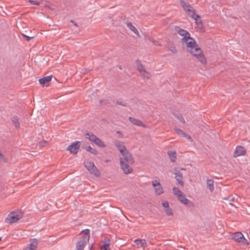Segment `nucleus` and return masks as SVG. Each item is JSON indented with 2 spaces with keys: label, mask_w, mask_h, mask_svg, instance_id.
I'll return each instance as SVG.
<instances>
[{
  "label": "nucleus",
  "mask_w": 250,
  "mask_h": 250,
  "mask_svg": "<svg viewBox=\"0 0 250 250\" xmlns=\"http://www.w3.org/2000/svg\"><path fill=\"white\" fill-rule=\"evenodd\" d=\"M178 35L181 37L182 44L186 45L188 51L202 64H206L207 60L204 54L196 43L195 40L190 37V34L186 30L180 29L177 30Z\"/></svg>",
  "instance_id": "1"
},
{
  "label": "nucleus",
  "mask_w": 250,
  "mask_h": 250,
  "mask_svg": "<svg viewBox=\"0 0 250 250\" xmlns=\"http://www.w3.org/2000/svg\"><path fill=\"white\" fill-rule=\"evenodd\" d=\"M134 163L132 155L120 157V165L122 170L125 174H129L133 172L131 165Z\"/></svg>",
  "instance_id": "2"
},
{
  "label": "nucleus",
  "mask_w": 250,
  "mask_h": 250,
  "mask_svg": "<svg viewBox=\"0 0 250 250\" xmlns=\"http://www.w3.org/2000/svg\"><path fill=\"white\" fill-rule=\"evenodd\" d=\"M90 238L89 230L86 229L82 231L79 234L76 244V250H83Z\"/></svg>",
  "instance_id": "3"
},
{
  "label": "nucleus",
  "mask_w": 250,
  "mask_h": 250,
  "mask_svg": "<svg viewBox=\"0 0 250 250\" xmlns=\"http://www.w3.org/2000/svg\"><path fill=\"white\" fill-rule=\"evenodd\" d=\"M172 190L174 195L182 204L188 207H194L193 203L187 198L186 195L179 189L174 187Z\"/></svg>",
  "instance_id": "4"
},
{
  "label": "nucleus",
  "mask_w": 250,
  "mask_h": 250,
  "mask_svg": "<svg viewBox=\"0 0 250 250\" xmlns=\"http://www.w3.org/2000/svg\"><path fill=\"white\" fill-rule=\"evenodd\" d=\"M23 212L19 210L10 212L6 218L5 221L7 223L12 224L18 222L23 217Z\"/></svg>",
  "instance_id": "5"
},
{
  "label": "nucleus",
  "mask_w": 250,
  "mask_h": 250,
  "mask_svg": "<svg viewBox=\"0 0 250 250\" xmlns=\"http://www.w3.org/2000/svg\"><path fill=\"white\" fill-rule=\"evenodd\" d=\"M231 239L238 244L243 246H248L250 245L249 241L239 231L232 234Z\"/></svg>",
  "instance_id": "6"
},
{
  "label": "nucleus",
  "mask_w": 250,
  "mask_h": 250,
  "mask_svg": "<svg viewBox=\"0 0 250 250\" xmlns=\"http://www.w3.org/2000/svg\"><path fill=\"white\" fill-rule=\"evenodd\" d=\"M84 166L87 170L95 176L99 177L101 176V172L95 165L94 163L89 160L84 162Z\"/></svg>",
  "instance_id": "7"
},
{
  "label": "nucleus",
  "mask_w": 250,
  "mask_h": 250,
  "mask_svg": "<svg viewBox=\"0 0 250 250\" xmlns=\"http://www.w3.org/2000/svg\"><path fill=\"white\" fill-rule=\"evenodd\" d=\"M85 136L86 139H88L89 141L94 143L97 146L101 148H105L106 147L104 143L94 134L87 133L85 134Z\"/></svg>",
  "instance_id": "8"
},
{
  "label": "nucleus",
  "mask_w": 250,
  "mask_h": 250,
  "mask_svg": "<svg viewBox=\"0 0 250 250\" xmlns=\"http://www.w3.org/2000/svg\"><path fill=\"white\" fill-rule=\"evenodd\" d=\"M115 145L121 154V157H125L132 155L131 153L127 149L123 142L118 141H116Z\"/></svg>",
  "instance_id": "9"
},
{
  "label": "nucleus",
  "mask_w": 250,
  "mask_h": 250,
  "mask_svg": "<svg viewBox=\"0 0 250 250\" xmlns=\"http://www.w3.org/2000/svg\"><path fill=\"white\" fill-rule=\"evenodd\" d=\"M151 184L156 195H160L164 193V190L159 180H153L151 182Z\"/></svg>",
  "instance_id": "10"
},
{
  "label": "nucleus",
  "mask_w": 250,
  "mask_h": 250,
  "mask_svg": "<svg viewBox=\"0 0 250 250\" xmlns=\"http://www.w3.org/2000/svg\"><path fill=\"white\" fill-rule=\"evenodd\" d=\"M136 67L140 75L144 78L150 79L151 77L150 73L146 71L144 66L142 65L141 62L139 60L136 61Z\"/></svg>",
  "instance_id": "11"
},
{
  "label": "nucleus",
  "mask_w": 250,
  "mask_h": 250,
  "mask_svg": "<svg viewBox=\"0 0 250 250\" xmlns=\"http://www.w3.org/2000/svg\"><path fill=\"white\" fill-rule=\"evenodd\" d=\"M81 146V142L79 141H76L72 143L66 148L67 151L73 154H77L79 151Z\"/></svg>",
  "instance_id": "12"
},
{
  "label": "nucleus",
  "mask_w": 250,
  "mask_h": 250,
  "mask_svg": "<svg viewBox=\"0 0 250 250\" xmlns=\"http://www.w3.org/2000/svg\"><path fill=\"white\" fill-rule=\"evenodd\" d=\"M247 153L246 149L242 146H237L233 152V156L234 157L245 156Z\"/></svg>",
  "instance_id": "13"
},
{
  "label": "nucleus",
  "mask_w": 250,
  "mask_h": 250,
  "mask_svg": "<svg viewBox=\"0 0 250 250\" xmlns=\"http://www.w3.org/2000/svg\"><path fill=\"white\" fill-rule=\"evenodd\" d=\"M29 244L27 245L23 250H36L38 244V241L35 238L30 239Z\"/></svg>",
  "instance_id": "14"
},
{
  "label": "nucleus",
  "mask_w": 250,
  "mask_h": 250,
  "mask_svg": "<svg viewBox=\"0 0 250 250\" xmlns=\"http://www.w3.org/2000/svg\"><path fill=\"white\" fill-rule=\"evenodd\" d=\"M174 174L175 175V179L178 183L183 187L184 185L183 176L182 173L180 172V170L178 168H175L174 169Z\"/></svg>",
  "instance_id": "15"
},
{
  "label": "nucleus",
  "mask_w": 250,
  "mask_h": 250,
  "mask_svg": "<svg viewBox=\"0 0 250 250\" xmlns=\"http://www.w3.org/2000/svg\"><path fill=\"white\" fill-rule=\"evenodd\" d=\"M52 76H47L42 78L40 79L39 82L42 86H48L49 85V83L51 81Z\"/></svg>",
  "instance_id": "16"
},
{
  "label": "nucleus",
  "mask_w": 250,
  "mask_h": 250,
  "mask_svg": "<svg viewBox=\"0 0 250 250\" xmlns=\"http://www.w3.org/2000/svg\"><path fill=\"white\" fill-rule=\"evenodd\" d=\"M128 120L129 122L133 124V125L139 126H142L143 127H146V125L145 124H144L141 120L133 118V117H129L128 118Z\"/></svg>",
  "instance_id": "17"
},
{
  "label": "nucleus",
  "mask_w": 250,
  "mask_h": 250,
  "mask_svg": "<svg viewBox=\"0 0 250 250\" xmlns=\"http://www.w3.org/2000/svg\"><path fill=\"white\" fill-rule=\"evenodd\" d=\"M162 206L165 209V211L167 215H172V210L170 208L168 203L167 201H164L162 203Z\"/></svg>",
  "instance_id": "18"
},
{
  "label": "nucleus",
  "mask_w": 250,
  "mask_h": 250,
  "mask_svg": "<svg viewBox=\"0 0 250 250\" xmlns=\"http://www.w3.org/2000/svg\"><path fill=\"white\" fill-rule=\"evenodd\" d=\"M126 25L128 29L134 33L138 37H140V33L138 29L135 27L131 22L127 21L126 22Z\"/></svg>",
  "instance_id": "19"
},
{
  "label": "nucleus",
  "mask_w": 250,
  "mask_h": 250,
  "mask_svg": "<svg viewBox=\"0 0 250 250\" xmlns=\"http://www.w3.org/2000/svg\"><path fill=\"white\" fill-rule=\"evenodd\" d=\"M175 131L177 134L180 137H185L187 138L188 140L190 141H192L191 137L189 135L184 132L183 131H182L181 129H180L179 128H175Z\"/></svg>",
  "instance_id": "20"
},
{
  "label": "nucleus",
  "mask_w": 250,
  "mask_h": 250,
  "mask_svg": "<svg viewBox=\"0 0 250 250\" xmlns=\"http://www.w3.org/2000/svg\"><path fill=\"white\" fill-rule=\"evenodd\" d=\"M134 243L137 245V248H142L145 249L146 247V242L145 239H136Z\"/></svg>",
  "instance_id": "21"
},
{
  "label": "nucleus",
  "mask_w": 250,
  "mask_h": 250,
  "mask_svg": "<svg viewBox=\"0 0 250 250\" xmlns=\"http://www.w3.org/2000/svg\"><path fill=\"white\" fill-rule=\"evenodd\" d=\"M110 245V241L109 239H104L103 242V244L101 247V249L104 250H111L109 246Z\"/></svg>",
  "instance_id": "22"
},
{
  "label": "nucleus",
  "mask_w": 250,
  "mask_h": 250,
  "mask_svg": "<svg viewBox=\"0 0 250 250\" xmlns=\"http://www.w3.org/2000/svg\"><path fill=\"white\" fill-rule=\"evenodd\" d=\"M193 19L195 21L196 27L199 29L201 30L203 28V24L201 19H200L199 16H196V17Z\"/></svg>",
  "instance_id": "23"
},
{
  "label": "nucleus",
  "mask_w": 250,
  "mask_h": 250,
  "mask_svg": "<svg viewBox=\"0 0 250 250\" xmlns=\"http://www.w3.org/2000/svg\"><path fill=\"white\" fill-rule=\"evenodd\" d=\"M187 14L191 18H195L196 16H198V14H196L195 11L193 8L191 6L190 8H189L187 12H186Z\"/></svg>",
  "instance_id": "24"
},
{
  "label": "nucleus",
  "mask_w": 250,
  "mask_h": 250,
  "mask_svg": "<svg viewBox=\"0 0 250 250\" xmlns=\"http://www.w3.org/2000/svg\"><path fill=\"white\" fill-rule=\"evenodd\" d=\"M187 14L191 18H195L196 16H198V14H196L195 11L193 8L191 6L190 8H189L187 12H186Z\"/></svg>",
  "instance_id": "25"
},
{
  "label": "nucleus",
  "mask_w": 250,
  "mask_h": 250,
  "mask_svg": "<svg viewBox=\"0 0 250 250\" xmlns=\"http://www.w3.org/2000/svg\"><path fill=\"white\" fill-rule=\"evenodd\" d=\"M207 187L209 191L212 192L214 190V181L212 179L207 180Z\"/></svg>",
  "instance_id": "26"
},
{
  "label": "nucleus",
  "mask_w": 250,
  "mask_h": 250,
  "mask_svg": "<svg viewBox=\"0 0 250 250\" xmlns=\"http://www.w3.org/2000/svg\"><path fill=\"white\" fill-rule=\"evenodd\" d=\"M85 149L88 151L90 153H91L93 155H97L98 154V152L96 149L95 148L92 147L90 146H87L85 147Z\"/></svg>",
  "instance_id": "27"
},
{
  "label": "nucleus",
  "mask_w": 250,
  "mask_h": 250,
  "mask_svg": "<svg viewBox=\"0 0 250 250\" xmlns=\"http://www.w3.org/2000/svg\"><path fill=\"white\" fill-rule=\"evenodd\" d=\"M180 4L185 12H187V10L191 7V6L189 4L183 0L180 1Z\"/></svg>",
  "instance_id": "28"
},
{
  "label": "nucleus",
  "mask_w": 250,
  "mask_h": 250,
  "mask_svg": "<svg viewBox=\"0 0 250 250\" xmlns=\"http://www.w3.org/2000/svg\"><path fill=\"white\" fill-rule=\"evenodd\" d=\"M168 154L171 161L174 162L175 161L176 158L175 151H168Z\"/></svg>",
  "instance_id": "29"
},
{
  "label": "nucleus",
  "mask_w": 250,
  "mask_h": 250,
  "mask_svg": "<svg viewBox=\"0 0 250 250\" xmlns=\"http://www.w3.org/2000/svg\"><path fill=\"white\" fill-rule=\"evenodd\" d=\"M12 122L14 123L15 125L17 127H19L20 126V123L19 122L18 118L17 117H14L12 118Z\"/></svg>",
  "instance_id": "30"
},
{
  "label": "nucleus",
  "mask_w": 250,
  "mask_h": 250,
  "mask_svg": "<svg viewBox=\"0 0 250 250\" xmlns=\"http://www.w3.org/2000/svg\"><path fill=\"white\" fill-rule=\"evenodd\" d=\"M7 161V159L2 153H0V162L6 163Z\"/></svg>",
  "instance_id": "31"
},
{
  "label": "nucleus",
  "mask_w": 250,
  "mask_h": 250,
  "mask_svg": "<svg viewBox=\"0 0 250 250\" xmlns=\"http://www.w3.org/2000/svg\"><path fill=\"white\" fill-rule=\"evenodd\" d=\"M48 144V142L45 140H42L39 143V146L42 147L46 146Z\"/></svg>",
  "instance_id": "32"
},
{
  "label": "nucleus",
  "mask_w": 250,
  "mask_h": 250,
  "mask_svg": "<svg viewBox=\"0 0 250 250\" xmlns=\"http://www.w3.org/2000/svg\"><path fill=\"white\" fill-rule=\"evenodd\" d=\"M29 1L30 2V3L31 4H33V5H39L40 4V2L37 1H36V0H29Z\"/></svg>",
  "instance_id": "33"
},
{
  "label": "nucleus",
  "mask_w": 250,
  "mask_h": 250,
  "mask_svg": "<svg viewBox=\"0 0 250 250\" xmlns=\"http://www.w3.org/2000/svg\"><path fill=\"white\" fill-rule=\"evenodd\" d=\"M177 118L183 124L185 123V121L181 115L178 116Z\"/></svg>",
  "instance_id": "34"
},
{
  "label": "nucleus",
  "mask_w": 250,
  "mask_h": 250,
  "mask_svg": "<svg viewBox=\"0 0 250 250\" xmlns=\"http://www.w3.org/2000/svg\"><path fill=\"white\" fill-rule=\"evenodd\" d=\"M22 36H23V37H24L25 38H26V41H29L31 39L33 38V37H28V36H26V35H24V34H22Z\"/></svg>",
  "instance_id": "35"
},
{
  "label": "nucleus",
  "mask_w": 250,
  "mask_h": 250,
  "mask_svg": "<svg viewBox=\"0 0 250 250\" xmlns=\"http://www.w3.org/2000/svg\"><path fill=\"white\" fill-rule=\"evenodd\" d=\"M147 39H148L149 41H150V42H152L154 43V42H154V40L152 38H150V37H147Z\"/></svg>",
  "instance_id": "36"
},
{
  "label": "nucleus",
  "mask_w": 250,
  "mask_h": 250,
  "mask_svg": "<svg viewBox=\"0 0 250 250\" xmlns=\"http://www.w3.org/2000/svg\"><path fill=\"white\" fill-rule=\"evenodd\" d=\"M1 240V238L0 237V241Z\"/></svg>",
  "instance_id": "37"
}]
</instances>
